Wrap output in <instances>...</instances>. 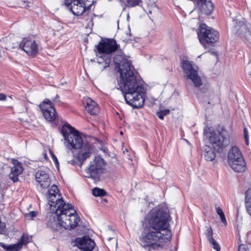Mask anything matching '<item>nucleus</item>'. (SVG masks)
I'll return each instance as SVG.
<instances>
[{
  "mask_svg": "<svg viewBox=\"0 0 251 251\" xmlns=\"http://www.w3.org/2000/svg\"><path fill=\"white\" fill-rule=\"evenodd\" d=\"M59 97L58 95H56L54 99L53 100V104L54 103H57V102H60V100H59Z\"/></svg>",
  "mask_w": 251,
  "mask_h": 251,
  "instance_id": "40",
  "label": "nucleus"
},
{
  "mask_svg": "<svg viewBox=\"0 0 251 251\" xmlns=\"http://www.w3.org/2000/svg\"><path fill=\"white\" fill-rule=\"evenodd\" d=\"M243 38L249 41L250 42H251V27L247 32V36H244Z\"/></svg>",
  "mask_w": 251,
  "mask_h": 251,
  "instance_id": "35",
  "label": "nucleus"
},
{
  "mask_svg": "<svg viewBox=\"0 0 251 251\" xmlns=\"http://www.w3.org/2000/svg\"><path fill=\"white\" fill-rule=\"evenodd\" d=\"M64 4L68 10L76 16L81 15L91 7L90 5L86 6L83 0H64Z\"/></svg>",
  "mask_w": 251,
  "mask_h": 251,
  "instance_id": "12",
  "label": "nucleus"
},
{
  "mask_svg": "<svg viewBox=\"0 0 251 251\" xmlns=\"http://www.w3.org/2000/svg\"><path fill=\"white\" fill-rule=\"evenodd\" d=\"M48 199L50 211L52 212H54L59 206L61 207L66 204L62 198H60L58 188L54 184L52 185L48 191Z\"/></svg>",
  "mask_w": 251,
  "mask_h": 251,
  "instance_id": "11",
  "label": "nucleus"
},
{
  "mask_svg": "<svg viewBox=\"0 0 251 251\" xmlns=\"http://www.w3.org/2000/svg\"><path fill=\"white\" fill-rule=\"evenodd\" d=\"M90 152L89 151H83L81 150L78 154L77 158L79 162H83L86 158L90 156Z\"/></svg>",
  "mask_w": 251,
  "mask_h": 251,
  "instance_id": "24",
  "label": "nucleus"
},
{
  "mask_svg": "<svg viewBox=\"0 0 251 251\" xmlns=\"http://www.w3.org/2000/svg\"><path fill=\"white\" fill-rule=\"evenodd\" d=\"M229 166L237 173H242L246 169V163L240 149L236 146L232 147L227 155Z\"/></svg>",
  "mask_w": 251,
  "mask_h": 251,
  "instance_id": "8",
  "label": "nucleus"
},
{
  "mask_svg": "<svg viewBox=\"0 0 251 251\" xmlns=\"http://www.w3.org/2000/svg\"><path fill=\"white\" fill-rule=\"evenodd\" d=\"M245 204L251 203V188L248 189L245 192Z\"/></svg>",
  "mask_w": 251,
  "mask_h": 251,
  "instance_id": "29",
  "label": "nucleus"
},
{
  "mask_svg": "<svg viewBox=\"0 0 251 251\" xmlns=\"http://www.w3.org/2000/svg\"><path fill=\"white\" fill-rule=\"evenodd\" d=\"M211 244L212 248L217 251H220L221 247L216 241L213 238L208 241Z\"/></svg>",
  "mask_w": 251,
  "mask_h": 251,
  "instance_id": "31",
  "label": "nucleus"
},
{
  "mask_svg": "<svg viewBox=\"0 0 251 251\" xmlns=\"http://www.w3.org/2000/svg\"><path fill=\"white\" fill-rule=\"evenodd\" d=\"M48 214L46 218L47 226L54 232H60L62 229L61 221L58 219V215L55 212Z\"/></svg>",
  "mask_w": 251,
  "mask_h": 251,
  "instance_id": "14",
  "label": "nucleus"
},
{
  "mask_svg": "<svg viewBox=\"0 0 251 251\" xmlns=\"http://www.w3.org/2000/svg\"><path fill=\"white\" fill-rule=\"evenodd\" d=\"M244 138L246 144L249 145V135L247 128L245 127L244 129Z\"/></svg>",
  "mask_w": 251,
  "mask_h": 251,
  "instance_id": "33",
  "label": "nucleus"
},
{
  "mask_svg": "<svg viewBox=\"0 0 251 251\" xmlns=\"http://www.w3.org/2000/svg\"><path fill=\"white\" fill-rule=\"evenodd\" d=\"M58 215V219L61 221L62 228L72 229L75 228L80 221L79 217L75 209L70 203L64 204L58 207L54 211Z\"/></svg>",
  "mask_w": 251,
  "mask_h": 251,
  "instance_id": "4",
  "label": "nucleus"
},
{
  "mask_svg": "<svg viewBox=\"0 0 251 251\" xmlns=\"http://www.w3.org/2000/svg\"><path fill=\"white\" fill-rule=\"evenodd\" d=\"M198 35L200 43L205 49L207 48V45L213 46L218 41L219 38L218 32L208 26L206 24L201 25L200 31Z\"/></svg>",
  "mask_w": 251,
  "mask_h": 251,
  "instance_id": "9",
  "label": "nucleus"
},
{
  "mask_svg": "<svg viewBox=\"0 0 251 251\" xmlns=\"http://www.w3.org/2000/svg\"><path fill=\"white\" fill-rule=\"evenodd\" d=\"M208 52H209L210 54H211L212 55L217 56V52L215 49L209 50L208 51Z\"/></svg>",
  "mask_w": 251,
  "mask_h": 251,
  "instance_id": "39",
  "label": "nucleus"
},
{
  "mask_svg": "<svg viewBox=\"0 0 251 251\" xmlns=\"http://www.w3.org/2000/svg\"><path fill=\"white\" fill-rule=\"evenodd\" d=\"M52 159L55 164V166L57 167H58V166H59V162L58 161V160H57V157H56V156L53 154H52Z\"/></svg>",
  "mask_w": 251,
  "mask_h": 251,
  "instance_id": "38",
  "label": "nucleus"
},
{
  "mask_svg": "<svg viewBox=\"0 0 251 251\" xmlns=\"http://www.w3.org/2000/svg\"><path fill=\"white\" fill-rule=\"evenodd\" d=\"M204 134L209 139L213 148L219 153L223 151L230 144L228 132L224 127L216 130H212L207 127L204 130Z\"/></svg>",
  "mask_w": 251,
  "mask_h": 251,
  "instance_id": "3",
  "label": "nucleus"
},
{
  "mask_svg": "<svg viewBox=\"0 0 251 251\" xmlns=\"http://www.w3.org/2000/svg\"><path fill=\"white\" fill-rule=\"evenodd\" d=\"M114 61L120 74L118 89L122 92L127 104L134 108H141L145 103V90L134 71L131 61L121 54L116 55Z\"/></svg>",
  "mask_w": 251,
  "mask_h": 251,
  "instance_id": "1",
  "label": "nucleus"
},
{
  "mask_svg": "<svg viewBox=\"0 0 251 251\" xmlns=\"http://www.w3.org/2000/svg\"><path fill=\"white\" fill-rule=\"evenodd\" d=\"M215 150L213 147L206 145L203 147V154L204 159L207 161H213L216 157Z\"/></svg>",
  "mask_w": 251,
  "mask_h": 251,
  "instance_id": "23",
  "label": "nucleus"
},
{
  "mask_svg": "<svg viewBox=\"0 0 251 251\" xmlns=\"http://www.w3.org/2000/svg\"><path fill=\"white\" fill-rule=\"evenodd\" d=\"M83 103L85 105L86 110L92 115H97L100 111L98 104L90 98H86L83 100Z\"/></svg>",
  "mask_w": 251,
  "mask_h": 251,
  "instance_id": "20",
  "label": "nucleus"
},
{
  "mask_svg": "<svg viewBox=\"0 0 251 251\" xmlns=\"http://www.w3.org/2000/svg\"><path fill=\"white\" fill-rule=\"evenodd\" d=\"M43 155H44V158H45L46 159H47L48 158V155H47V153H46V152H44V153H43Z\"/></svg>",
  "mask_w": 251,
  "mask_h": 251,
  "instance_id": "44",
  "label": "nucleus"
},
{
  "mask_svg": "<svg viewBox=\"0 0 251 251\" xmlns=\"http://www.w3.org/2000/svg\"><path fill=\"white\" fill-rule=\"evenodd\" d=\"M40 104H45L44 107L46 108H48L50 106L54 107V104L49 99H45L44 101Z\"/></svg>",
  "mask_w": 251,
  "mask_h": 251,
  "instance_id": "32",
  "label": "nucleus"
},
{
  "mask_svg": "<svg viewBox=\"0 0 251 251\" xmlns=\"http://www.w3.org/2000/svg\"><path fill=\"white\" fill-rule=\"evenodd\" d=\"M92 194L96 197H102L106 195V192L103 189L95 187L92 189Z\"/></svg>",
  "mask_w": 251,
  "mask_h": 251,
  "instance_id": "25",
  "label": "nucleus"
},
{
  "mask_svg": "<svg viewBox=\"0 0 251 251\" xmlns=\"http://www.w3.org/2000/svg\"><path fill=\"white\" fill-rule=\"evenodd\" d=\"M78 248L82 251H92L95 246V242L88 236L76 239Z\"/></svg>",
  "mask_w": 251,
  "mask_h": 251,
  "instance_id": "16",
  "label": "nucleus"
},
{
  "mask_svg": "<svg viewBox=\"0 0 251 251\" xmlns=\"http://www.w3.org/2000/svg\"><path fill=\"white\" fill-rule=\"evenodd\" d=\"M2 188L1 182L0 181V190Z\"/></svg>",
  "mask_w": 251,
  "mask_h": 251,
  "instance_id": "47",
  "label": "nucleus"
},
{
  "mask_svg": "<svg viewBox=\"0 0 251 251\" xmlns=\"http://www.w3.org/2000/svg\"><path fill=\"white\" fill-rule=\"evenodd\" d=\"M142 2V0H126L124 3L125 7H133L139 5Z\"/></svg>",
  "mask_w": 251,
  "mask_h": 251,
  "instance_id": "26",
  "label": "nucleus"
},
{
  "mask_svg": "<svg viewBox=\"0 0 251 251\" xmlns=\"http://www.w3.org/2000/svg\"><path fill=\"white\" fill-rule=\"evenodd\" d=\"M35 178L42 188H47L50 186V182L49 176L45 171H38L35 174Z\"/></svg>",
  "mask_w": 251,
  "mask_h": 251,
  "instance_id": "19",
  "label": "nucleus"
},
{
  "mask_svg": "<svg viewBox=\"0 0 251 251\" xmlns=\"http://www.w3.org/2000/svg\"><path fill=\"white\" fill-rule=\"evenodd\" d=\"M44 105L45 104L39 105L44 118L49 122H53L56 118V112L54 107L50 106L45 109Z\"/></svg>",
  "mask_w": 251,
  "mask_h": 251,
  "instance_id": "21",
  "label": "nucleus"
},
{
  "mask_svg": "<svg viewBox=\"0 0 251 251\" xmlns=\"http://www.w3.org/2000/svg\"><path fill=\"white\" fill-rule=\"evenodd\" d=\"M216 210L217 213L220 216L222 222L224 224V225L226 226L227 225V221L222 208L220 207H217L216 208Z\"/></svg>",
  "mask_w": 251,
  "mask_h": 251,
  "instance_id": "27",
  "label": "nucleus"
},
{
  "mask_svg": "<svg viewBox=\"0 0 251 251\" xmlns=\"http://www.w3.org/2000/svg\"><path fill=\"white\" fill-rule=\"evenodd\" d=\"M245 206L248 213L251 216V203L245 204Z\"/></svg>",
  "mask_w": 251,
  "mask_h": 251,
  "instance_id": "37",
  "label": "nucleus"
},
{
  "mask_svg": "<svg viewBox=\"0 0 251 251\" xmlns=\"http://www.w3.org/2000/svg\"><path fill=\"white\" fill-rule=\"evenodd\" d=\"M37 215V212L36 211H30L29 213L26 214V217H30V218H32L34 217H35Z\"/></svg>",
  "mask_w": 251,
  "mask_h": 251,
  "instance_id": "36",
  "label": "nucleus"
},
{
  "mask_svg": "<svg viewBox=\"0 0 251 251\" xmlns=\"http://www.w3.org/2000/svg\"><path fill=\"white\" fill-rule=\"evenodd\" d=\"M160 172L162 173L163 176L164 175L165 171H164V170L163 169H160Z\"/></svg>",
  "mask_w": 251,
  "mask_h": 251,
  "instance_id": "45",
  "label": "nucleus"
},
{
  "mask_svg": "<svg viewBox=\"0 0 251 251\" xmlns=\"http://www.w3.org/2000/svg\"><path fill=\"white\" fill-rule=\"evenodd\" d=\"M121 134H123V132L122 131L121 132Z\"/></svg>",
  "mask_w": 251,
  "mask_h": 251,
  "instance_id": "48",
  "label": "nucleus"
},
{
  "mask_svg": "<svg viewBox=\"0 0 251 251\" xmlns=\"http://www.w3.org/2000/svg\"><path fill=\"white\" fill-rule=\"evenodd\" d=\"M118 47L119 45L113 39H107L105 41L100 42L96 48L98 52L103 55L98 58V63H103L104 68L109 66L111 60L109 55L117 50Z\"/></svg>",
  "mask_w": 251,
  "mask_h": 251,
  "instance_id": "7",
  "label": "nucleus"
},
{
  "mask_svg": "<svg viewBox=\"0 0 251 251\" xmlns=\"http://www.w3.org/2000/svg\"><path fill=\"white\" fill-rule=\"evenodd\" d=\"M6 99V96L2 93H0V100H5Z\"/></svg>",
  "mask_w": 251,
  "mask_h": 251,
  "instance_id": "41",
  "label": "nucleus"
},
{
  "mask_svg": "<svg viewBox=\"0 0 251 251\" xmlns=\"http://www.w3.org/2000/svg\"><path fill=\"white\" fill-rule=\"evenodd\" d=\"M169 215L162 209L152 212L143 226L139 237L140 245L148 251L158 249L161 243L169 241L172 236L168 223Z\"/></svg>",
  "mask_w": 251,
  "mask_h": 251,
  "instance_id": "2",
  "label": "nucleus"
},
{
  "mask_svg": "<svg viewBox=\"0 0 251 251\" xmlns=\"http://www.w3.org/2000/svg\"><path fill=\"white\" fill-rule=\"evenodd\" d=\"M62 134L66 147L69 149H80L83 143V139L79 132L67 123L63 125L61 128Z\"/></svg>",
  "mask_w": 251,
  "mask_h": 251,
  "instance_id": "5",
  "label": "nucleus"
},
{
  "mask_svg": "<svg viewBox=\"0 0 251 251\" xmlns=\"http://www.w3.org/2000/svg\"><path fill=\"white\" fill-rule=\"evenodd\" d=\"M170 110L166 109L160 111H157L156 113V116L161 120H163L164 116L168 115L170 113Z\"/></svg>",
  "mask_w": 251,
  "mask_h": 251,
  "instance_id": "28",
  "label": "nucleus"
},
{
  "mask_svg": "<svg viewBox=\"0 0 251 251\" xmlns=\"http://www.w3.org/2000/svg\"><path fill=\"white\" fill-rule=\"evenodd\" d=\"M181 66L184 72V77L186 79L191 80L196 87L201 86L202 85V80L198 73V66L188 60H183Z\"/></svg>",
  "mask_w": 251,
  "mask_h": 251,
  "instance_id": "10",
  "label": "nucleus"
},
{
  "mask_svg": "<svg viewBox=\"0 0 251 251\" xmlns=\"http://www.w3.org/2000/svg\"><path fill=\"white\" fill-rule=\"evenodd\" d=\"M238 251H249V250L246 245L241 244L239 245Z\"/></svg>",
  "mask_w": 251,
  "mask_h": 251,
  "instance_id": "34",
  "label": "nucleus"
},
{
  "mask_svg": "<svg viewBox=\"0 0 251 251\" xmlns=\"http://www.w3.org/2000/svg\"><path fill=\"white\" fill-rule=\"evenodd\" d=\"M20 48L22 49L29 55L34 56L38 52V45L34 40H23L19 45Z\"/></svg>",
  "mask_w": 251,
  "mask_h": 251,
  "instance_id": "15",
  "label": "nucleus"
},
{
  "mask_svg": "<svg viewBox=\"0 0 251 251\" xmlns=\"http://www.w3.org/2000/svg\"><path fill=\"white\" fill-rule=\"evenodd\" d=\"M25 244L23 239V236L20 241L16 244L6 245L4 243L0 242V247L5 250L6 251H19Z\"/></svg>",
  "mask_w": 251,
  "mask_h": 251,
  "instance_id": "22",
  "label": "nucleus"
},
{
  "mask_svg": "<svg viewBox=\"0 0 251 251\" xmlns=\"http://www.w3.org/2000/svg\"><path fill=\"white\" fill-rule=\"evenodd\" d=\"M233 24L234 25L233 31L243 38L244 36H247V32L251 27V25L249 23L245 22L244 20L233 19Z\"/></svg>",
  "mask_w": 251,
  "mask_h": 251,
  "instance_id": "13",
  "label": "nucleus"
},
{
  "mask_svg": "<svg viewBox=\"0 0 251 251\" xmlns=\"http://www.w3.org/2000/svg\"><path fill=\"white\" fill-rule=\"evenodd\" d=\"M106 162L100 156H97L90 162L86 169L87 177L92 178L95 181H100L106 177V170L104 168Z\"/></svg>",
  "mask_w": 251,
  "mask_h": 251,
  "instance_id": "6",
  "label": "nucleus"
},
{
  "mask_svg": "<svg viewBox=\"0 0 251 251\" xmlns=\"http://www.w3.org/2000/svg\"><path fill=\"white\" fill-rule=\"evenodd\" d=\"M23 4L22 5V6L26 8H27V7H28V2L27 1H23Z\"/></svg>",
  "mask_w": 251,
  "mask_h": 251,
  "instance_id": "43",
  "label": "nucleus"
},
{
  "mask_svg": "<svg viewBox=\"0 0 251 251\" xmlns=\"http://www.w3.org/2000/svg\"><path fill=\"white\" fill-rule=\"evenodd\" d=\"M240 220H241V219H240L239 218H237V219L236 220V226H237L238 232H239V230H240L239 228H241V226H240V225L239 223V221H240Z\"/></svg>",
  "mask_w": 251,
  "mask_h": 251,
  "instance_id": "42",
  "label": "nucleus"
},
{
  "mask_svg": "<svg viewBox=\"0 0 251 251\" xmlns=\"http://www.w3.org/2000/svg\"><path fill=\"white\" fill-rule=\"evenodd\" d=\"M154 175H155L156 176H157V177H158V179H159V178H160V177L161 176H157V174H156V172H155V173H154Z\"/></svg>",
  "mask_w": 251,
  "mask_h": 251,
  "instance_id": "46",
  "label": "nucleus"
},
{
  "mask_svg": "<svg viewBox=\"0 0 251 251\" xmlns=\"http://www.w3.org/2000/svg\"><path fill=\"white\" fill-rule=\"evenodd\" d=\"M13 164L14 166L11 168L9 177L13 182H16L19 180L18 176L23 173L24 169L22 164L17 160H14Z\"/></svg>",
  "mask_w": 251,
  "mask_h": 251,
  "instance_id": "18",
  "label": "nucleus"
},
{
  "mask_svg": "<svg viewBox=\"0 0 251 251\" xmlns=\"http://www.w3.org/2000/svg\"><path fill=\"white\" fill-rule=\"evenodd\" d=\"M199 7L201 12L206 15H210L213 10V4L210 0H194Z\"/></svg>",
  "mask_w": 251,
  "mask_h": 251,
  "instance_id": "17",
  "label": "nucleus"
},
{
  "mask_svg": "<svg viewBox=\"0 0 251 251\" xmlns=\"http://www.w3.org/2000/svg\"><path fill=\"white\" fill-rule=\"evenodd\" d=\"M206 231L205 232V236L208 241L213 239V232L211 226H206Z\"/></svg>",
  "mask_w": 251,
  "mask_h": 251,
  "instance_id": "30",
  "label": "nucleus"
}]
</instances>
